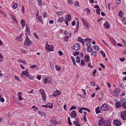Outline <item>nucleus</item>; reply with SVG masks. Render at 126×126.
I'll list each match as a JSON object with an SVG mask.
<instances>
[{"label": "nucleus", "instance_id": "nucleus-34", "mask_svg": "<svg viewBox=\"0 0 126 126\" xmlns=\"http://www.w3.org/2000/svg\"><path fill=\"white\" fill-rule=\"evenodd\" d=\"M48 80V78H44L43 79L44 83L45 84H46L47 83V81Z\"/></svg>", "mask_w": 126, "mask_h": 126}, {"label": "nucleus", "instance_id": "nucleus-57", "mask_svg": "<svg viewBox=\"0 0 126 126\" xmlns=\"http://www.w3.org/2000/svg\"><path fill=\"white\" fill-rule=\"evenodd\" d=\"M74 5L75 6H79V3L78 1H76Z\"/></svg>", "mask_w": 126, "mask_h": 126}, {"label": "nucleus", "instance_id": "nucleus-31", "mask_svg": "<svg viewBox=\"0 0 126 126\" xmlns=\"http://www.w3.org/2000/svg\"><path fill=\"white\" fill-rule=\"evenodd\" d=\"M80 61V59L79 56H77L76 58V62L77 63H79Z\"/></svg>", "mask_w": 126, "mask_h": 126}, {"label": "nucleus", "instance_id": "nucleus-14", "mask_svg": "<svg viewBox=\"0 0 126 126\" xmlns=\"http://www.w3.org/2000/svg\"><path fill=\"white\" fill-rule=\"evenodd\" d=\"M104 26L105 28L109 29L110 27V26L109 22L108 21H106L104 24Z\"/></svg>", "mask_w": 126, "mask_h": 126}, {"label": "nucleus", "instance_id": "nucleus-41", "mask_svg": "<svg viewBox=\"0 0 126 126\" xmlns=\"http://www.w3.org/2000/svg\"><path fill=\"white\" fill-rule=\"evenodd\" d=\"M85 62L84 60H81V66H83L84 65Z\"/></svg>", "mask_w": 126, "mask_h": 126}, {"label": "nucleus", "instance_id": "nucleus-47", "mask_svg": "<svg viewBox=\"0 0 126 126\" xmlns=\"http://www.w3.org/2000/svg\"><path fill=\"white\" fill-rule=\"evenodd\" d=\"M79 21H77V22L76 28L77 30H78L79 27Z\"/></svg>", "mask_w": 126, "mask_h": 126}, {"label": "nucleus", "instance_id": "nucleus-53", "mask_svg": "<svg viewBox=\"0 0 126 126\" xmlns=\"http://www.w3.org/2000/svg\"><path fill=\"white\" fill-rule=\"evenodd\" d=\"M56 93L57 95H60L61 94V92L57 90L56 91Z\"/></svg>", "mask_w": 126, "mask_h": 126}, {"label": "nucleus", "instance_id": "nucleus-22", "mask_svg": "<svg viewBox=\"0 0 126 126\" xmlns=\"http://www.w3.org/2000/svg\"><path fill=\"white\" fill-rule=\"evenodd\" d=\"M26 77H28L29 79H34V77L31 75H29L28 74H26L25 75Z\"/></svg>", "mask_w": 126, "mask_h": 126}, {"label": "nucleus", "instance_id": "nucleus-37", "mask_svg": "<svg viewBox=\"0 0 126 126\" xmlns=\"http://www.w3.org/2000/svg\"><path fill=\"white\" fill-rule=\"evenodd\" d=\"M16 39L20 41H21L22 40V37L21 36L18 37L16 38Z\"/></svg>", "mask_w": 126, "mask_h": 126}, {"label": "nucleus", "instance_id": "nucleus-8", "mask_svg": "<svg viewBox=\"0 0 126 126\" xmlns=\"http://www.w3.org/2000/svg\"><path fill=\"white\" fill-rule=\"evenodd\" d=\"M80 48V46L78 43L75 44L73 46V48L74 50L75 51L79 50Z\"/></svg>", "mask_w": 126, "mask_h": 126}, {"label": "nucleus", "instance_id": "nucleus-56", "mask_svg": "<svg viewBox=\"0 0 126 126\" xmlns=\"http://www.w3.org/2000/svg\"><path fill=\"white\" fill-rule=\"evenodd\" d=\"M38 112L39 114L42 115H43L44 114V112H41L39 111H38Z\"/></svg>", "mask_w": 126, "mask_h": 126}, {"label": "nucleus", "instance_id": "nucleus-40", "mask_svg": "<svg viewBox=\"0 0 126 126\" xmlns=\"http://www.w3.org/2000/svg\"><path fill=\"white\" fill-rule=\"evenodd\" d=\"M43 100L44 101H45L46 99V97L45 95V94L42 95Z\"/></svg>", "mask_w": 126, "mask_h": 126}, {"label": "nucleus", "instance_id": "nucleus-18", "mask_svg": "<svg viewBox=\"0 0 126 126\" xmlns=\"http://www.w3.org/2000/svg\"><path fill=\"white\" fill-rule=\"evenodd\" d=\"M77 40L78 41L80 42L81 43H82L83 46L84 45V40L81 37H79L78 38Z\"/></svg>", "mask_w": 126, "mask_h": 126}, {"label": "nucleus", "instance_id": "nucleus-25", "mask_svg": "<svg viewBox=\"0 0 126 126\" xmlns=\"http://www.w3.org/2000/svg\"><path fill=\"white\" fill-rule=\"evenodd\" d=\"M81 20L82 22H83V24L84 25L87 23H88V22L83 18H82L81 19Z\"/></svg>", "mask_w": 126, "mask_h": 126}, {"label": "nucleus", "instance_id": "nucleus-60", "mask_svg": "<svg viewBox=\"0 0 126 126\" xmlns=\"http://www.w3.org/2000/svg\"><path fill=\"white\" fill-rule=\"evenodd\" d=\"M68 3L70 4H72L73 2L71 0H67Z\"/></svg>", "mask_w": 126, "mask_h": 126}, {"label": "nucleus", "instance_id": "nucleus-32", "mask_svg": "<svg viewBox=\"0 0 126 126\" xmlns=\"http://www.w3.org/2000/svg\"><path fill=\"white\" fill-rule=\"evenodd\" d=\"M20 23L21 24L22 27L23 28L25 24V21L22 20L20 22Z\"/></svg>", "mask_w": 126, "mask_h": 126}, {"label": "nucleus", "instance_id": "nucleus-12", "mask_svg": "<svg viewBox=\"0 0 126 126\" xmlns=\"http://www.w3.org/2000/svg\"><path fill=\"white\" fill-rule=\"evenodd\" d=\"M104 126H111V122L110 120H107L105 121Z\"/></svg>", "mask_w": 126, "mask_h": 126}, {"label": "nucleus", "instance_id": "nucleus-58", "mask_svg": "<svg viewBox=\"0 0 126 126\" xmlns=\"http://www.w3.org/2000/svg\"><path fill=\"white\" fill-rule=\"evenodd\" d=\"M25 8L24 7V6L23 5H22V13H23L24 12V11L25 10Z\"/></svg>", "mask_w": 126, "mask_h": 126}, {"label": "nucleus", "instance_id": "nucleus-48", "mask_svg": "<svg viewBox=\"0 0 126 126\" xmlns=\"http://www.w3.org/2000/svg\"><path fill=\"white\" fill-rule=\"evenodd\" d=\"M48 79L47 81L48 83H51V79L50 78H48Z\"/></svg>", "mask_w": 126, "mask_h": 126}, {"label": "nucleus", "instance_id": "nucleus-29", "mask_svg": "<svg viewBox=\"0 0 126 126\" xmlns=\"http://www.w3.org/2000/svg\"><path fill=\"white\" fill-rule=\"evenodd\" d=\"M87 48V51L89 52H92L93 50V49L91 47Z\"/></svg>", "mask_w": 126, "mask_h": 126}, {"label": "nucleus", "instance_id": "nucleus-63", "mask_svg": "<svg viewBox=\"0 0 126 126\" xmlns=\"http://www.w3.org/2000/svg\"><path fill=\"white\" fill-rule=\"evenodd\" d=\"M119 60L122 62H123L125 61V58H120Z\"/></svg>", "mask_w": 126, "mask_h": 126}, {"label": "nucleus", "instance_id": "nucleus-20", "mask_svg": "<svg viewBox=\"0 0 126 126\" xmlns=\"http://www.w3.org/2000/svg\"><path fill=\"white\" fill-rule=\"evenodd\" d=\"M28 69H26V70L25 71H23L22 72V73L21 75V76H23V75H25L26 74H28Z\"/></svg>", "mask_w": 126, "mask_h": 126}, {"label": "nucleus", "instance_id": "nucleus-45", "mask_svg": "<svg viewBox=\"0 0 126 126\" xmlns=\"http://www.w3.org/2000/svg\"><path fill=\"white\" fill-rule=\"evenodd\" d=\"M68 121L69 123V124L71 126L72 125V123H71L70 120V117H68Z\"/></svg>", "mask_w": 126, "mask_h": 126}, {"label": "nucleus", "instance_id": "nucleus-24", "mask_svg": "<svg viewBox=\"0 0 126 126\" xmlns=\"http://www.w3.org/2000/svg\"><path fill=\"white\" fill-rule=\"evenodd\" d=\"M84 10L87 12V15H88L90 14V10L88 8H86Z\"/></svg>", "mask_w": 126, "mask_h": 126}, {"label": "nucleus", "instance_id": "nucleus-49", "mask_svg": "<svg viewBox=\"0 0 126 126\" xmlns=\"http://www.w3.org/2000/svg\"><path fill=\"white\" fill-rule=\"evenodd\" d=\"M32 108L33 109L34 111H36L38 109L37 107L35 106H33L32 107Z\"/></svg>", "mask_w": 126, "mask_h": 126}, {"label": "nucleus", "instance_id": "nucleus-13", "mask_svg": "<svg viewBox=\"0 0 126 126\" xmlns=\"http://www.w3.org/2000/svg\"><path fill=\"white\" fill-rule=\"evenodd\" d=\"M70 115L72 118H74L77 116V114L76 111L75 110L72 111L71 113L70 114Z\"/></svg>", "mask_w": 126, "mask_h": 126}, {"label": "nucleus", "instance_id": "nucleus-43", "mask_svg": "<svg viewBox=\"0 0 126 126\" xmlns=\"http://www.w3.org/2000/svg\"><path fill=\"white\" fill-rule=\"evenodd\" d=\"M79 54V52H75L73 53V55L75 56L78 55Z\"/></svg>", "mask_w": 126, "mask_h": 126}, {"label": "nucleus", "instance_id": "nucleus-62", "mask_svg": "<svg viewBox=\"0 0 126 126\" xmlns=\"http://www.w3.org/2000/svg\"><path fill=\"white\" fill-rule=\"evenodd\" d=\"M82 108H83V107H81L80 109V110H79V112L81 113H82V110H83Z\"/></svg>", "mask_w": 126, "mask_h": 126}, {"label": "nucleus", "instance_id": "nucleus-42", "mask_svg": "<svg viewBox=\"0 0 126 126\" xmlns=\"http://www.w3.org/2000/svg\"><path fill=\"white\" fill-rule=\"evenodd\" d=\"M91 45L90 42H88V43L86 44V45L87 46V47H90Z\"/></svg>", "mask_w": 126, "mask_h": 126}, {"label": "nucleus", "instance_id": "nucleus-1", "mask_svg": "<svg viewBox=\"0 0 126 126\" xmlns=\"http://www.w3.org/2000/svg\"><path fill=\"white\" fill-rule=\"evenodd\" d=\"M71 18V14H68L66 15L64 21L65 23L66 24L67 26L68 25V22L70 21Z\"/></svg>", "mask_w": 126, "mask_h": 126}, {"label": "nucleus", "instance_id": "nucleus-61", "mask_svg": "<svg viewBox=\"0 0 126 126\" xmlns=\"http://www.w3.org/2000/svg\"><path fill=\"white\" fill-rule=\"evenodd\" d=\"M121 2L120 0H116V2L117 4H119Z\"/></svg>", "mask_w": 126, "mask_h": 126}, {"label": "nucleus", "instance_id": "nucleus-5", "mask_svg": "<svg viewBox=\"0 0 126 126\" xmlns=\"http://www.w3.org/2000/svg\"><path fill=\"white\" fill-rule=\"evenodd\" d=\"M100 108L101 110L102 111L107 110H109L107 105L106 104H104L102 105Z\"/></svg>", "mask_w": 126, "mask_h": 126}, {"label": "nucleus", "instance_id": "nucleus-27", "mask_svg": "<svg viewBox=\"0 0 126 126\" xmlns=\"http://www.w3.org/2000/svg\"><path fill=\"white\" fill-rule=\"evenodd\" d=\"M64 18L63 17H62L59 18L58 21L59 22H62Z\"/></svg>", "mask_w": 126, "mask_h": 126}, {"label": "nucleus", "instance_id": "nucleus-7", "mask_svg": "<svg viewBox=\"0 0 126 126\" xmlns=\"http://www.w3.org/2000/svg\"><path fill=\"white\" fill-rule=\"evenodd\" d=\"M113 124L115 126H120L121 124V122L117 120H115L113 122Z\"/></svg>", "mask_w": 126, "mask_h": 126}, {"label": "nucleus", "instance_id": "nucleus-64", "mask_svg": "<svg viewBox=\"0 0 126 126\" xmlns=\"http://www.w3.org/2000/svg\"><path fill=\"white\" fill-rule=\"evenodd\" d=\"M15 79L17 80H20V79L17 76H15Z\"/></svg>", "mask_w": 126, "mask_h": 126}, {"label": "nucleus", "instance_id": "nucleus-51", "mask_svg": "<svg viewBox=\"0 0 126 126\" xmlns=\"http://www.w3.org/2000/svg\"><path fill=\"white\" fill-rule=\"evenodd\" d=\"M101 53L102 55L104 57H105L106 56V55L105 52L103 51H101L100 52Z\"/></svg>", "mask_w": 126, "mask_h": 126}, {"label": "nucleus", "instance_id": "nucleus-54", "mask_svg": "<svg viewBox=\"0 0 126 126\" xmlns=\"http://www.w3.org/2000/svg\"><path fill=\"white\" fill-rule=\"evenodd\" d=\"M50 66L52 69H54V65L52 63H50Z\"/></svg>", "mask_w": 126, "mask_h": 126}, {"label": "nucleus", "instance_id": "nucleus-52", "mask_svg": "<svg viewBox=\"0 0 126 126\" xmlns=\"http://www.w3.org/2000/svg\"><path fill=\"white\" fill-rule=\"evenodd\" d=\"M10 16L11 17L13 20L15 21H16V19L13 15L11 14Z\"/></svg>", "mask_w": 126, "mask_h": 126}, {"label": "nucleus", "instance_id": "nucleus-4", "mask_svg": "<svg viewBox=\"0 0 126 126\" xmlns=\"http://www.w3.org/2000/svg\"><path fill=\"white\" fill-rule=\"evenodd\" d=\"M121 116L123 120H126V110L123 111L121 112Z\"/></svg>", "mask_w": 126, "mask_h": 126}, {"label": "nucleus", "instance_id": "nucleus-23", "mask_svg": "<svg viewBox=\"0 0 126 126\" xmlns=\"http://www.w3.org/2000/svg\"><path fill=\"white\" fill-rule=\"evenodd\" d=\"M18 62L19 63H22L24 64H26V61L24 60H23L21 59H18L17 60Z\"/></svg>", "mask_w": 126, "mask_h": 126}, {"label": "nucleus", "instance_id": "nucleus-10", "mask_svg": "<svg viewBox=\"0 0 126 126\" xmlns=\"http://www.w3.org/2000/svg\"><path fill=\"white\" fill-rule=\"evenodd\" d=\"M26 33L27 35L30 34V31L29 26L28 25H26Z\"/></svg>", "mask_w": 126, "mask_h": 126}, {"label": "nucleus", "instance_id": "nucleus-15", "mask_svg": "<svg viewBox=\"0 0 126 126\" xmlns=\"http://www.w3.org/2000/svg\"><path fill=\"white\" fill-rule=\"evenodd\" d=\"M36 19L37 20L38 22H40L42 24H43V22L42 20V17L41 16H39L37 17H36Z\"/></svg>", "mask_w": 126, "mask_h": 126}, {"label": "nucleus", "instance_id": "nucleus-46", "mask_svg": "<svg viewBox=\"0 0 126 126\" xmlns=\"http://www.w3.org/2000/svg\"><path fill=\"white\" fill-rule=\"evenodd\" d=\"M77 109V107L75 106H72L71 108L69 109V110H72L74 109Z\"/></svg>", "mask_w": 126, "mask_h": 126}, {"label": "nucleus", "instance_id": "nucleus-55", "mask_svg": "<svg viewBox=\"0 0 126 126\" xmlns=\"http://www.w3.org/2000/svg\"><path fill=\"white\" fill-rule=\"evenodd\" d=\"M82 108L83 109V110H86V111H87L88 112H90V110L88 108H85L84 107H83Z\"/></svg>", "mask_w": 126, "mask_h": 126}, {"label": "nucleus", "instance_id": "nucleus-3", "mask_svg": "<svg viewBox=\"0 0 126 126\" xmlns=\"http://www.w3.org/2000/svg\"><path fill=\"white\" fill-rule=\"evenodd\" d=\"M32 43V42L29 40V38L26 35V38L25 40V42L24 43L25 45L29 46Z\"/></svg>", "mask_w": 126, "mask_h": 126}, {"label": "nucleus", "instance_id": "nucleus-6", "mask_svg": "<svg viewBox=\"0 0 126 126\" xmlns=\"http://www.w3.org/2000/svg\"><path fill=\"white\" fill-rule=\"evenodd\" d=\"M120 90L119 89L117 88L114 91L112 92V94L113 96H117L118 95V93L120 92Z\"/></svg>", "mask_w": 126, "mask_h": 126}, {"label": "nucleus", "instance_id": "nucleus-30", "mask_svg": "<svg viewBox=\"0 0 126 126\" xmlns=\"http://www.w3.org/2000/svg\"><path fill=\"white\" fill-rule=\"evenodd\" d=\"M42 106L44 107H45L46 108H47L48 107H49V108H52L53 107V105H52L51 106H50L48 105H42Z\"/></svg>", "mask_w": 126, "mask_h": 126}, {"label": "nucleus", "instance_id": "nucleus-16", "mask_svg": "<svg viewBox=\"0 0 126 126\" xmlns=\"http://www.w3.org/2000/svg\"><path fill=\"white\" fill-rule=\"evenodd\" d=\"M84 59L86 62H89L90 60L89 56L88 55H86L84 57Z\"/></svg>", "mask_w": 126, "mask_h": 126}, {"label": "nucleus", "instance_id": "nucleus-28", "mask_svg": "<svg viewBox=\"0 0 126 126\" xmlns=\"http://www.w3.org/2000/svg\"><path fill=\"white\" fill-rule=\"evenodd\" d=\"M64 12L63 11H59L56 12V14L58 15H61L63 14Z\"/></svg>", "mask_w": 126, "mask_h": 126}, {"label": "nucleus", "instance_id": "nucleus-26", "mask_svg": "<svg viewBox=\"0 0 126 126\" xmlns=\"http://www.w3.org/2000/svg\"><path fill=\"white\" fill-rule=\"evenodd\" d=\"M39 91L42 95H43L45 94V92L42 89H40V90Z\"/></svg>", "mask_w": 126, "mask_h": 126}, {"label": "nucleus", "instance_id": "nucleus-39", "mask_svg": "<svg viewBox=\"0 0 126 126\" xmlns=\"http://www.w3.org/2000/svg\"><path fill=\"white\" fill-rule=\"evenodd\" d=\"M56 67V70H57L58 71H59L61 69V68L60 67L57 66L56 65H55Z\"/></svg>", "mask_w": 126, "mask_h": 126}, {"label": "nucleus", "instance_id": "nucleus-44", "mask_svg": "<svg viewBox=\"0 0 126 126\" xmlns=\"http://www.w3.org/2000/svg\"><path fill=\"white\" fill-rule=\"evenodd\" d=\"M17 6V4L16 3H15L13 5V8L14 9H16Z\"/></svg>", "mask_w": 126, "mask_h": 126}, {"label": "nucleus", "instance_id": "nucleus-38", "mask_svg": "<svg viewBox=\"0 0 126 126\" xmlns=\"http://www.w3.org/2000/svg\"><path fill=\"white\" fill-rule=\"evenodd\" d=\"M69 39V36H68L65 37L64 38V41L65 42H67Z\"/></svg>", "mask_w": 126, "mask_h": 126}, {"label": "nucleus", "instance_id": "nucleus-19", "mask_svg": "<svg viewBox=\"0 0 126 126\" xmlns=\"http://www.w3.org/2000/svg\"><path fill=\"white\" fill-rule=\"evenodd\" d=\"M50 121L51 124H53L55 125L58 124V122L56 120L52 119Z\"/></svg>", "mask_w": 126, "mask_h": 126}, {"label": "nucleus", "instance_id": "nucleus-33", "mask_svg": "<svg viewBox=\"0 0 126 126\" xmlns=\"http://www.w3.org/2000/svg\"><path fill=\"white\" fill-rule=\"evenodd\" d=\"M93 48L97 50H99V47L97 45H95L94 46Z\"/></svg>", "mask_w": 126, "mask_h": 126}, {"label": "nucleus", "instance_id": "nucleus-21", "mask_svg": "<svg viewBox=\"0 0 126 126\" xmlns=\"http://www.w3.org/2000/svg\"><path fill=\"white\" fill-rule=\"evenodd\" d=\"M100 109L99 107H97L95 109V111L96 114H98L100 112Z\"/></svg>", "mask_w": 126, "mask_h": 126}, {"label": "nucleus", "instance_id": "nucleus-35", "mask_svg": "<svg viewBox=\"0 0 126 126\" xmlns=\"http://www.w3.org/2000/svg\"><path fill=\"white\" fill-rule=\"evenodd\" d=\"M123 15V13L122 11H120L118 13V15L120 17H122Z\"/></svg>", "mask_w": 126, "mask_h": 126}, {"label": "nucleus", "instance_id": "nucleus-50", "mask_svg": "<svg viewBox=\"0 0 126 126\" xmlns=\"http://www.w3.org/2000/svg\"><path fill=\"white\" fill-rule=\"evenodd\" d=\"M100 8L99 9H96V12H97V13L98 14H100Z\"/></svg>", "mask_w": 126, "mask_h": 126}, {"label": "nucleus", "instance_id": "nucleus-11", "mask_svg": "<svg viewBox=\"0 0 126 126\" xmlns=\"http://www.w3.org/2000/svg\"><path fill=\"white\" fill-rule=\"evenodd\" d=\"M105 120L102 118H101L99 121L98 125L99 126H100L103 125L105 123Z\"/></svg>", "mask_w": 126, "mask_h": 126}, {"label": "nucleus", "instance_id": "nucleus-17", "mask_svg": "<svg viewBox=\"0 0 126 126\" xmlns=\"http://www.w3.org/2000/svg\"><path fill=\"white\" fill-rule=\"evenodd\" d=\"M121 102V103L122 104V106L124 105L125 103H126V99L125 98H122L121 99L120 101Z\"/></svg>", "mask_w": 126, "mask_h": 126}, {"label": "nucleus", "instance_id": "nucleus-36", "mask_svg": "<svg viewBox=\"0 0 126 126\" xmlns=\"http://www.w3.org/2000/svg\"><path fill=\"white\" fill-rule=\"evenodd\" d=\"M97 52L96 51H93L91 53L92 55L93 56H95L96 55Z\"/></svg>", "mask_w": 126, "mask_h": 126}, {"label": "nucleus", "instance_id": "nucleus-59", "mask_svg": "<svg viewBox=\"0 0 126 126\" xmlns=\"http://www.w3.org/2000/svg\"><path fill=\"white\" fill-rule=\"evenodd\" d=\"M85 42H86L87 41H89L90 42L92 41V40L91 39L88 38H87L85 39Z\"/></svg>", "mask_w": 126, "mask_h": 126}, {"label": "nucleus", "instance_id": "nucleus-2", "mask_svg": "<svg viewBox=\"0 0 126 126\" xmlns=\"http://www.w3.org/2000/svg\"><path fill=\"white\" fill-rule=\"evenodd\" d=\"M45 47L47 51L48 50L49 51H53L54 49V47L53 46L50 45L47 43L45 46Z\"/></svg>", "mask_w": 126, "mask_h": 126}, {"label": "nucleus", "instance_id": "nucleus-9", "mask_svg": "<svg viewBox=\"0 0 126 126\" xmlns=\"http://www.w3.org/2000/svg\"><path fill=\"white\" fill-rule=\"evenodd\" d=\"M115 107L116 108H119L121 107L122 106V104L121 102L120 101H117L115 104Z\"/></svg>", "mask_w": 126, "mask_h": 126}]
</instances>
